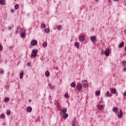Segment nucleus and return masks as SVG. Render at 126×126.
Listing matches in <instances>:
<instances>
[{"label":"nucleus","instance_id":"nucleus-1","mask_svg":"<svg viewBox=\"0 0 126 126\" xmlns=\"http://www.w3.org/2000/svg\"><path fill=\"white\" fill-rule=\"evenodd\" d=\"M37 53H38V49H33L32 50V57H33L34 58H36V57H37Z\"/></svg>","mask_w":126,"mask_h":126},{"label":"nucleus","instance_id":"nucleus-2","mask_svg":"<svg viewBox=\"0 0 126 126\" xmlns=\"http://www.w3.org/2000/svg\"><path fill=\"white\" fill-rule=\"evenodd\" d=\"M104 54L107 57H109L110 56V49L107 48L104 51Z\"/></svg>","mask_w":126,"mask_h":126},{"label":"nucleus","instance_id":"nucleus-3","mask_svg":"<svg viewBox=\"0 0 126 126\" xmlns=\"http://www.w3.org/2000/svg\"><path fill=\"white\" fill-rule=\"evenodd\" d=\"M37 43H38V42H37L35 39L32 40L31 42L32 46H35Z\"/></svg>","mask_w":126,"mask_h":126},{"label":"nucleus","instance_id":"nucleus-4","mask_svg":"<svg viewBox=\"0 0 126 126\" xmlns=\"http://www.w3.org/2000/svg\"><path fill=\"white\" fill-rule=\"evenodd\" d=\"M21 37H22V38H24V37H25V31H23V29H21Z\"/></svg>","mask_w":126,"mask_h":126},{"label":"nucleus","instance_id":"nucleus-5","mask_svg":"<svg viewBox=\"0 0 126 126\" xmlns=\"http://www.w3.org/2000/svg\"><path fill=\"white\" fill-rule=\"evenodd\" d=\"M118 117L119 119H121L123 117V111L121 110H120V112H118Z\"/></svg>","mask_w":126,"mask_h":126},{"label":"nucleus","instance_id":"nucleus-6","mask_svg":"<svg viewBox=\"0 0 126 126\" xmlns=\"http://www.w3.org/2000/svg\"><path fill=\"white\" fill-rule=\"evenodd\" d=\"M83 87L86 88L88 86V84H87V80H85L83 82Z\"/></svg>","mask_w":126,"mask_h":126},{"label":"nucleus","instance_id":"nucleus-7","mask_svg":"<svg viewBox=\"0 0 126 126\" xmlns=\"http://www.w3.org/2000/svg\"><path fill=\"white\" fill-rule=\"evenodd\" d=\"M90 40L92 41V42H95L96 41V36H90Z\"/></svg>","mask_w":126,"mask_h":126},{"label":"nucleus","instance_id":"nucleus-8","mask_svg":"<svg viewBox=\"0 0 126 126\" xmlns=\"http://www.w3.org/2000/svg\"><path fill=\"white\" fill-rule=\"evenodd\" d=\"M68 117V114H66V113H64L63 114V119L64 120H66V118Z\"/></svg>","mask_w":126,"mask_h":126},{"label":"nucleus","instance_id":"nucleus-9","mask_svg":"<svg viewBox=\"0 0 126 126\" xmlns=\"http://www.w3.org/2000/svg\"><path fill=\"white\" fill-rule=\"evenodd\" d=\"M110 91L113 93V94H116L117 91H116V89L114 88H111L110 89Z\"/></svg>","mask_w":126,"mask_h":126},{"label":"nucleus","instance_id":"nucleus-10","mask_svg":"<svg viewBox=\"0 0 126 126\" xmlns=\"http://www.w3.org/2000/svg\"><path fill=\"white\" fill-rule=\"evenodd\" d=\"M79 39L80 41H81L82 42V41H84V39H85V38L84 37V36L82 35L79 37Z\"/></svg>","mask_w":126,"mask_h":126},{"label":"nucleus","instance_id":"nucleus-11","mask_svg":"<svg viewBox=\"0 0 126 126\" xmlns=\"http://www.w3.org/2000/svg\"><path fill=\"white\" fill-rule=\"evenodd\" d=\"M77 88L78 90H80L81 89H82V85H81V84H78L77 86Z\"/></svg>","mask_w":126,"mask_h":126},{"label":"nucleus","instance_id":"nucleus-12","mask_svg":"<svg viewBox=\"0 0 126 126\" xmlns=\"http://www.w3.org/2000/svg\"><path fill=\"white\" fill-rule=\"evenodd\" d=\"M124 44H125V42L124 41H122L119 45V48H123L124 47Z\"/></svg>","mask_w":126,"mask_h":126},{"label":"nucleus","instance_id":"nucleus-13","mask_svg":"<svg viewBox=\"0 0 126 126\" xmlns=\"http://www.w3.org/2000/svg\"><path fill=\"white\" fill-rule=\"evenodd\" d=\"M107 97H111L112 96V94H110V92L107 91L106 94Z\"/></svg>","mask_w":126,"mask_h":126},{"label":"nucleus","instance_id":"nucleus-14","mask_svg":"<svg viewBox=\"0 0 126 126\" xmlns=\"http://www.w3.org/2000/svg\"><path fill=\"white\" fill-rule=\"evenodd\" d=\"M75 46L77 48L79 49V43L75 42Z\"/></svg>","mask_w":126,"mask_h":126},{"label":"nucleus","instance_id":"nucleus-15","mask_svg":"<svg viewBox=\"0 0 126 126\" xmlns=\"http://www.w3.org/2000/svg\"><path fill=\"white\" fill-rule=\"evenodd\" d=\"M9 101V98L8 97H5L4 99V101L5 103H7Z\"/></svg>","mask_w":126,"mask_h":126},{"label":"nucleus","instance_id":"nucleus-16","mask_svg":"<svg viewBox=\"0 0 126 126\" xmlns=\"http://www.w3.org/2000/svg\"><path fill=\"white\" fill-rule=\"evenodd\" d=\"M67 109L66 108H63L61 112V114H65L66 113Z\"/></svg>","mask_w":126,"mask_h":126},{"label":"nucleus","instance_id":"nucleus-17","mask_svg":"<svg viewBox=\"0 0 126 126\" xmlns=\"http://www.w3.org/2000/svg\"><path fill=\"white\" fill-rule=\"evenodd\" d=\"M72 126H76V120H73V121L72 123Z\"/></svg>","mask_w":126,"mask_h":126},{"label":"nucleus","instance_id":"nucleus-18","mask_svg":"<svg viewBox=\"0 0 126 126\" xmlns=\"http://www.w3.org/2000/svg\"><path fill=\"white\" fill-rule=\"evenodd\" d=\"M76 86L75 83L73 82L70 84V86L71 87H73V88H74V87H75V86Z\"/></svg>","mask_w":126,"mask_h":126},{"label":"nucleus","instance_id":"nucleus-19","mask_svg":"<svg viewBox=\"0 0 126 126\" xmlns=\"http://www.w3.org/2000/svg\"><path fill=\"white\" fill-rule=\"evenodd\" d=\"M98 108L99 109V110H102V109H103L104 108V106H103V105H98Z\"/></svg>","mask_w":126,"mask_h":126},{"label":"nucleus","instance_id":"nucleus-20","mask_svg":"<svg viewBox=\"0 0 126 126\" xmlns=\"http://www.w3.org/2000/svg\"><path fill=\"white\" fill-rule=\"evenodd\" d=\"M45 76L47 77H49V76H50V72H49V71H46L45 72Z\"/></svg>","mask_w":126,"mask_h":126},{"label":"nucleus","instance_id":"nucleus-21","mask_svg":"<svg viewBox=\"0 0 126 126\" xmlns=\"http://www.w3.org/2000/svg\"><path fill=\"white\" fill-rule=\"evenodd\" d=\"M48 86H49V88H50V89H51V90L54 89V86L52 85L51 84H49Z\"/></svg>","mask_w":126,"mask_h":126},{"label":"nucleus","instance_id":"nucleus-22","mask_svg":"<svg viewBox=\"0 0 126 126\" xmlns=\"http://www.w3.org/2000/svg\"><path fill=\"white\" fill-rule=\"evenodd\" d=\"M5 3V1L4 0H0V4H4Z\"/></svg>","mask_w":126,"mask_h":126},{"label":"nucleus","instance_id":"nucleus-23","mask_svg":"<svg viewBox=\"0 0 126 126\" xmlns=\"http://www.w3.org/2000/svg\"><path fill=\"white\" fill-rule=\"evenodd\" d=\"M27 110L28 111V112H32V107H30V106H29L28 108H27Z\"/></svg>","mask_w":126,"mask_h":126},{"label":"nucleus","instance_id":"nucleus-24","mask_svg":"<svg viewBox=\"0 0 126 126\" xmlns=\"http://www.w3.org/2000/svg\"><path fill=\"white\" fill-rule=\"evenodd\" d=\"M48 45V43H47V42H44L43 44H42V46L44 47V48L45 47H46Z\"/></svg>","mask_w":126,"mask_h":126},{"label":"nucleus","instance_id":"nucleus-25","mask_svg":"<svg viewBox=\"0 0 126 126\" xmlns=\"http://www.w3.org/2000/svg\"><path fill=\"white\" fill-rule=\"evenodd\" d=\"M100 91H96L95 92V94L96 95V96H99L100 95Z\"/></svg>","mask_w":126,"mask_h":126},{"label":"nucleus","instance_id":"nucleus-26","mask_svg":"<svg viewBox=\"0 0 126 126\" xmlns=\"http://www.w3.org/2000/svg\"><path fill=\"white\" fill-rule=\"evenodd\" d=\"M23 74H24L23 71H22V72L20 74V78L21 79H22V78H23Z\"/></svg>","mask_w":126,"mask_h":126},{"label":"nucleus","instance_id":"nucleus-27","mask_svg":"<svg viewBox=\"0 0 126 126\" xmlns=\"http://www.w3.org/2000/svg\"><path fill=\"white\" fill-rule=\"evenodd\" d=\"M45 33H49V32H50V29H49V28L45 29Z\"/></svg>","mask_w":126,"mask_h":126},{"label":"nucleus","instance_id":"nucleus-28","mask_svg":"<svg viewBox=\"0 0 126 126\" xmlns=\"http://www.w3.org/2000/svg\"><path fill=\"white\" fill-rule=\"evenodd\" d=\"M11 113V112H10V110H7V111H6V115H7V116H9Z\"/></svg>","mask_w":126,"mask_h":126},{"label":"nucleus","instance_id":"nucleus-29","mask_svg":"<svg viewBox=\"0 0 126 126\" xmlns=\"http://www.w3.org/2000/svg\"><path fill=\"white\" fill-rule=\"evenodd\" d=\"M112 110L113 112H117V111L118 110V108L116 107H114L113 108Z\"/></svg>","mask_w":126,"mask_h":126},{"label":"nucleus","instance_id":"nucleus-30","mask_svg":"<svg viewBox=\"0 0 126 126\" xmlns=\"http://www.w3.org/2000/svg\"><path fill=\"white\" fill-rule=\"evenodd\" d=\"M19 7V5L18 4H16L15 5V9H18V8Z\"/></svg>","mask_w":126,"mask_h":126},{"label":"nucleus","instance_id":"nucleus-31","mask_svg":"<svg viewBox=\"0 0 126 126\" xmlns=\"http://www.w3.org/2000/svg\"><path fill=\"white\" fill-rule=\"evenodd\" d=\"M57 29H58V30H62V26L59 25V26L57 27Z\"/></svg>","mask_w":126,"mask_h":126},{"label":"nucleus","instance_id":"nucleus-32","mask_svg":"<svg viewBox=\"0 0 126 126\" xmlns=\"http://www.w3.org/2000/svg\"><path fill=\"white\" fill-rule=\"evenodd\" d=\"M4 117H5V115H4V114H2L0 116V118L1 119H3V118H4Z\"/></svg>","mask_w":126,"mask_h":126},{"label":"nucleus","instance_id":"nucleus-33","mask_svg":"<svg viewBox=\"0 0 126 126\" xmlns=\"http://www.w3.org/2000/svg\"><path fill=\"white\" fill-rule=\"evenodd\" d=\"M123 64L124 66H126V61H123Z\"/></svg>","mask_w":126,"mask_h":126},{"label":"nucleus","instance_id":"nucleus-34","mask_svg":"<svg viewBox=\"0 0 126 126\" xmlns=\"http://www.w3.org/2000/svg\"><path fill=\"white\" fill-rule=\"evenodd\" d=\"M45 27H46V25H45L44 24H42L41 25V28H45Z\"/></svg>","mask_w":126,"mask_h":126},{"label":"nucleus","instance_id":"nucleus-35","mask_svg":"<svg viewBox=\"0 0 126 126\" xmlns=\"http://www.w3.org/2000/svg\"><path fill=\"white\" fill-rule=\"evenodd\" d=\"M65 98H68V94L66 93L64 94Z\"/></svg>","mask_w":126,"mask_h":126},{"label":"nucleus","instance_id":"nucleus-36","mask_svg":"<svg viewBox=\"0 0 126 126\" xmlns=\"http://www.w3.org/2000/svg\"><path fill=\"white\" fill-rule=\"evenodd\" d=\"M0 73H1L2 74H3V73H4V71H3V70L1 69V70L0 71Z\"/></svg>","mask_w":126,"mask_h":126},{"label":"nucleus","instance_id":"nucleus-37","mask_svg":"<svg viewBox=\"0 0 126 126\" xmlns=\"http://www.w3.org/2000/svg\"><path fill=\"white\" fill-rule=\"evenodd\" d=\"M27 65L28 66H31V63L29 62L27 63Z\"/></svg>","mask_w":126,"mask_h":126},{"label":"nucleus","instance_id":"nucleus-38","mask_svg":"<svg viewBox=\"0 0 126 126\" xmlns=\"http://www.w3.org/2000/svg\"><path fill=\"white\" fill-rule=\"evenodd\" d=\"M3 47L1 46V44H0V51L2 50Z\"/></svg>","mask_w":126,"mask_h":126},{"label":"nucleus","instance_id":"nucleus-39","mask_svg":"<svg viewBox=\"0 0 126 126\" xmlns=\"http://www.w3.org/2000/svg\"><path fill=\"white\" fill-rule=\"evenodd\" d=\"M11 13H13L14 12V10L13 9H12L11 10Z\"/></svg>","mask_w":126,"mask_h":126},{"label":"nucleus","instance_id":"nucleus-40","mask_svg":"<svg viewBox=\"0 0 126 126\" xmlns=\"http://www.w3.org/2000/svg\"><path fill=\"white\" fill-rule=\"evenodd\" d=\"M11 29H12V28L11 27H9V28H8V30H11Z\"/></svg>","mask_w":126,"mask_h":126},{"label":"nucleus","instance_id":"nucleus-41","mask_svg":"<svg viewBox=\"0 0 126 126\" xmlns=\"http://www.w3.org/2000/svg\"><path fill=\"white\" fill-rule=\"evenodd\" d=\"M99 104H103V100H101V101L99 102Z\"/></svg>","mask_w":126,"mask_h":126},{"label":"nucleus","instance_id":"nucleus-42","mask_svg":"<svg viewBox=\"0 0 126 126\" xmlns=\"http://www.w3.org/2000/svg\"><path fill=\"white\" fill-rule=\"evenodd\" d=\"M104 54H105V52H101V55H104Z\"/></svg>","mask_w":126,"mask_h":126},{"label":"nucleus","instance_id":"nucleus-43","mask_svg":"<svg viewBox=\"0 0 126 126\" xmlns=\"http://www.w3.org/2000/svg\"><path fill=\"white\" fill-rule=\"evenodd\" d=\"M124 96H126V91L124 94Z\"/></svg>","mask_w":126,"mask_h":126},{"label":"nucleus","instance_id":"nucleus-44","mask_svg":"<svg viewBox=\"0 0 126 126\" xmlns=\"http://www.w3.org/2000/svg\"><path fill=\"white\" fill-rule=\"evenodd\" d=\"M113 1H119V0H113Z\"/></svg>","mask_w":126,"mask_h":126},{"label":"nucleus","instance_id":"nucleus-45","mask_svg":"<svg viewBox=\"0 0 126 126\" xmlns=\"http://www.w3.org/2000/svg\"><path fill=\"white\" fill-rule=\"evenodd\" d=\"M17 33H18V31H16V32H15L16 34H17Z\"/></svg>","mask_w":126,"mask_h":126},{"label":"nucleus","instance_id":"nucleus-46","mask_svg":"<svg viewBox=\"0 0 126 126\" xmlns=\"http://www.w3.org/2000/svg\"><path fill=\"white\" fill-rule=\"evenodd\" d=\"M124 71H126V67L124 68Z\"/></svg>","mask_w":126,"mask_h":126},{"label":"nucleus","instance_id":"nucleus-47","mask_svg":"<svg viewBox=\"0 0 126 126\" xmlns=\"http://www.w3.org/2000/svg\"><path fill=\"white\" fill-rule=\"evenodd\" d=\"M96 2H98L99 1V0H95Z\"/></svg>","mask_w":126,"mask_h":126},{"label":"nucleus","instance_id":"nucleus-48","mask_svg":"<svg viewBox=\"0 0 126 126\" xmlns=\"http://www.w3.org/2000/svg\"><path fill=\"white\" fill-rule=\"evenodd\" d=\"M108 2H111V0H108Z\"/></svg>","mask_w":126,"mask_h":126},{"label":"nucleus","instance_id":"nucleus-49","mask_svg":"<svg viewBox=\"0 0 126 126\" xmlns=\"http://www.w3.org/2000/svg\"><path fill=\"white\" fill-rule=\"evenodd\" d=\"M125 51L126 52V46L125 48Z\"/></svg>","mask_w":126,"mask_h":126},{"label":"nucleus","instance_id":"nucleus-50","mask_svg":"<svg viewBox=\"0 0 126 126\" xmlns=\"http://www.w3.org/2000/svg\"><path fill=\"white\" fill-rule=\"evenodd\" d=\"M29 101L30 102H31V99H30L29 100Z\"/></svg>","mask_w":126,"mask_h":126},{"label":"nucleus","instance_id":"nucleus-51","mask_svg":"<svg viewBox=\"0 0 126 126\" xmlns=\"http://www.w3.org/2000/svg\"><path fill=\"white\" fill-rule=\"evenodd\" d=\"M31 59H32V57H31Z\"/></svg>","mask_w":126,"mask_h":126}]
</instances>
